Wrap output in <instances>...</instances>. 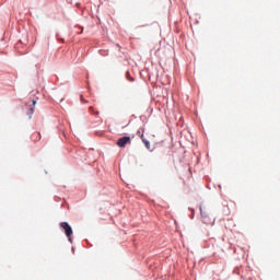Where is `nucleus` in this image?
<instances>
[{
    "instance_id": "5",
    "label": "nucleus",
    "mask_w": 280,
    "mask_h": 280,
    "mask_svg": "<svg viewBox=\"0 0 280 280\" xmlns=\"http://www.w3.org/2000/svg\"><path fill=\"white\" fill-rule=\"evenodd\" d=\"M126 77L130 82H135V78L130 75V72H127Z\"/></svg>"
},
{
    "instance_id": "3",
    "label": "nucleus",
    "mask_w": 280,
    "mask_h": 280,
    "mask_svg": "<svg viewBox=\"0 0 280 280\" xmlns=\"http://www.w3.org/2000/svg\"><path fill=\"white\" fill-rule=\"evenodd\" d=\"M126 144H131V137H121L117 140V147L124 149Z\"/></svg>"
},
{
    "instance_id": "9",
    "label": "nucleus",
    "mask_w": 280,
    "mask_h": 280,
    "mask_svg": "<svg viewBox=\"0 0 280 280\" xmlns=\"http://www.w3.org/2000/svg\"><path fill=\"white\" fill-rule=\"evenodd\" d=\"M96 115H98L100 113L97 112V113H95Z\"/></svg>"
},
{
    "instance_id": "6",
    "label": "nucleus",
    "mask_w": 280,
    "mask_h": 280,
    "mask_svg": "<svg viewBox=\"0 0 280 280\" xmlns=\"http://www.w3.org/2000/svg\"><path fill=\"white\" fill-rule=\"evenodd\" d=\"M36 103H37V101H33V106H35V105H36Z\"/></svg>"
},
{
    "instance_id": "7",
    "label": "nucleus",
    "mask_w": 280,
    "mask_h": 280,
    "mask_svg": "<svg viewBox=\"0 0 280 280\" xmlns=\"http://www.w3.org/2000/svg\"><path fill=\"white\" fill-rule=\"evenodd\" d=\"M34 113V108H31V114H33Z\"/></svg>"
},
{
    "instance_id": "2",
    "label": "nucleus",
    "mask_w": 280,
    "mask_h": 280,
    "mask_svg": "<svg viewBox=\"0 0 280 280\" xmlns=\"http://www.w3.org/2000/svg\"><path fill=\"white\" fill-rule=\"evenodd\" d=\"M60 226H61V229H63L67 237L71 241V235H73L72 226L69 225V223H67V222L60 223Z\"/></svg>"
},
{
    "instance_id": "4",
    "label": "nucleus",
    "mask_w": 280,
    "mask_h": 280,
    "mask_svg": "<svg viewBox=\"0 0 280 280\" xmlns=\"http://www.w3.org/2000/svg\"><path fill=\"white\" fill-rule=\"evenodd\" d=\"M137 136H138V137H141V140H142V142L144 143V147H147V149L150 150V149H151L150 142H149V140L144 137L143 131H142L141 129H139V130L137 131Z\"/></svg>"
},
{
    "instance_id": "1",
    "label": "nucleus",
    "mask_w": 280,
    "mask_h": 280,
    "mask_svg": "<svg viewBox=\"0 0 280 280\" xmlns=\"http://www.w3.org/2000/svg\"><path fill=\"white\" fill-rule=\"evenodd\" d=\"M200 213H201V218H202V223H205L206 225H213L214 224V217L210 214L209 211H207L206 209H200Z\"/></svg>"
},
{
    "instance_id": "8",
    "label": "nucleus",
    "mask_w": 280,
    "mask_h": 280,
    "mask_svg": "<svg viewBox=\"0 0 280 280\" xmlns=\"http://www.w3.org/2000/svg\"><path fill=\"white\" fill-rule=\"evenodd\" d=\"M90 110H94V109H93V106H90Z\"/></svg>"
}]
</instances>
